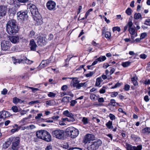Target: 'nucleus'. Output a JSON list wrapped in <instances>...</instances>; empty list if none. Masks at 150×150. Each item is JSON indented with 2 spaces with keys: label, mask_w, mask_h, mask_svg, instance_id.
<instances>
[{
  "label": "nucleus",
  "mask_w": 150,
  "mask_h": 150,
  "mask_svg": "<svg viewBox=\"0 0 150 150\" xmlns=\"http://www.w3.org/2000/svg\"><path fill=\"white\" fill-rule=\"evenodd\" d=\"M101 81H102V80L101 77L97 78L96 82V86H98L100 85Z\"/></svg>",
  "instance_id": "nucleus-27"
},
{
  "label": "nucleus",
  "mask_w": 150,
  "mask_h": 150,
  "mask_svg": "<svg viewBox=\"0 0 150 150\" xmlns=\"http://www.w3.org/2000/svg\"><path fill=\"white\" fill-rule=\"evenodd\" d=\"M142 149V146L141 145H139L137 146H134V150H141Z\"/></svg>",
  "instance_id": "nucleus-47"
},
{
  "label": "nucleus",
  "mask_w": 150,
  "mask_h": 150,
  "mask_svg": "<svg viewBox=\"0 0 150 150\" xmlns=\"http://www.w3.org/2000/svg\"><path fill=\"white\" fill-rule=\"evenodd\" d=\"M102 142L99 139H96L87 144L88 150H97L101 145Z\"/></svg>",
  "instance_id": "nucleus-2"
},
{
  "label": "nucleus",
  "mask_w": 150,
  "mask_h": 150,
  "mask_svg": "<svg viewBox=\"0 0 150 150\" xmlns=\"http://www.w3.org/2000/svg\"><path fill=\"white\" fill-rule=\"evenodd\" d=\"M110 105H112L113 106H115L116 105V104H118L117 103L115 102V100L114 99H112L110 100Z\"/></svg>",
  "instance_id": "nucleus-41"
},
{
  "label": "nucleus",
  "mask_w": 150,
  "mask_h": 150,
  "mask_svg": "<svg viewBox=\"0 0 150 150\" xmlns=\"http://www.w3.org/2000/svg\"><path fill=\"white\" fill-rule=\"evenodd\" d=\"M28 8L29 9L31 13L33 16L38 14V9L35 5L31 4H29L28 6Z\"/></svg>",
  "instance_id": "nucleus-10"
},
{
  "label": "nucleus",
  "mask_w": 150,
  "mask_h": 150,
  "mask_svg": "<svg viewBox=\"0 0 150 150\" xmlns=\"http://www.w3.org/2000/svg\"><path fill=\"white\" fill-rule=\"evenodd\" d=\"M35 35V32L31 30L30 31L29 33L28 34V37L30 38H33V37L34 36V35Z\"/></svg>",
  "instance_id": "nucleus-43"
},
{
  "label": "nucleus",
  "mask_w": 150,
  "mask_h": 150,
  "mask_svg": "<svg viewBox=\"0 0 150 150\" xmlns=\"http://www.w3.org/2000/svg\"><path fill=\"white\" fill-rule=\"evenodd\" d=\"M134 146L127 143L125 144V148L127 150H134Z\"/></svg>",
  "instance_id": "nucleus-24"
},
{
  "label": "nucleus",
  "mask_w": 150,
  "mask_h": 150,
  "mask_svg": "<svg viewBox=\"0 0 150 150\" xmlns=\"http://www.w3.org/2000/svg\"><path fill=\"white\" fill-rule=\"evenodd\" d=\"M12 137L9 138L8 139L7 141L5 142L3 144V148L6 149L9 147L11 144V142L12 141Z\"/></svg>",
  "instance_id": "nucleus-18"
},
{
  "label": "nucleus",
  "mask_w": 150,
  "mask_h": 150,
  "mask_svg": "<svg viewBox=\"0 0 150 150\" xmlns=\"http://www.w3.org/2000/svg\"><path fill=\"white\" fill-rule=\"evenodd\" d=\"M11 109L14 112H18V107L16 106H13L11 108Z\"/></svg>",
  "instance_id": "nucleus-40"
},
{
  "label": "nucleus",
  "mask_w": 150,
  "mask_h": 150,
  "mask_svg": "<svg viewBox=\"0 0 150 150\" xmlns=\"http://www.w3.org/2000/svg\"><path fill=\"white\" fill-rule=\"evenodd\" d=\"M11 145V148L13 150H18L20 148L19 144L20 142V139L18 137H16L13 138Z\"/></svg>",
  "instance_id": "nucleus-5"
},
{
  "label": "nucleus",
  "mask_w": 150,
  "mask_h": 150,
  "mask_svg": "<svg viewBox=\"0 0 150 150\" xmlns=\"http://www.w3.org/2000/svg\"><path fill=\"white\" fill-rule=\"evenodd\" d=\"M69 97L68 96H65L64 97L62 100V101L64 102H69Z\"/></svg>",
  "instance_id": "nucleus-38"
},
{
  "label": "nucleus",
  "mask_w": 150,
  "mask_h": 150,
  "mask_svg": "<svg viewBox=\"0 0 150 150\" xmlns=\"http://www.w3.org/2000/svg\"><path fill=\"white\" fill-rule=\"evenodd\" d=\"M67 132L71 137L72 138H75L79 135V130L73 127H69L67 129Z\"/></svg>",
  "instance_id": "nucleus-4"
},
{
  "label": "nucleus",
  "mask_w": 150,
  "mask_h": 150,
  "mask_svg": "<svg viewBox=\"0 0 150 150\" xmlns=\"http://www.w3.org/2000/svg\"><path fill=\"white\" fill-rule=\"evenodd\" d=\"M33 18L34 20L38 23V25H40L43 23L41 15L40 14L38 15V14H37L34 16Z\"/></svg>",
  "instance_id": "nucleus-15"
},
{
  "label": "nucleus",
  "mask_w": 150,
  "mask_h": 150,
  "mask_svg": "<svg viewBox=\"0 0 150 150\" xmlns=\"http://www.w3.org/2000/svg\"><path fill=\"white\" fill-rule=\"evenodd\" d=\"M9 38L11 41L13 43H16L18 42L19 41V38L18 36H11Z\"/></svg>",
  "instance_id": "nucleus-20"
},
{
  "label": "nucleus",
  "mask_w": 150,
  "mask_h": 150,
  "mask_svg": "<svg viewBox=\"0 0 150 150\" xmlns=\"http://www.w3.org/2000/svg\"><path fill=\"white\" fill-rule=\"evenodd\" d=\"M7 11V6L4 5L0 6V16H5L6 14Z\"/></svg>",
  "instance_id": "nucleus-12"
},
{
  "label": "nucleus",
  "mask_w": 150,
  "mask_h": 150,
  "mask_svg": "<svg viewBox=\"0 0 150 150\" xmlns=\"http://www.w3.org/2000/svg\"><path fill=\"white\" fill-rule=\"evenodd\" d=\"M139 57L141 59H145L146 58L147 55L145 54H142L140 55Z\"/></svg>",
  "instance_id": "nucleus-56"
},
{
  "label": "nucleus",
  "mask_w": 150,
  "mask_h": 150,
  "mask_svg": "<svg viewBox=\"0 0 150 150\" xmlns=\"http://www.w3.org/2000/svg\"><path fill=\"white\" fill-rule=\"evenodd\" d=\"M142 132L144 134H150V127H147L142 129Z\"/></svg>",
  "instance_id": "nucleus-21"
},
{
  "label": "nucleus",
  "mask_w": 150,
  "mask_h": 150,
  "mask_svg": "<svg viewBox=\"0 0 150 150\" xmlns=\"http://www.w3.org/2000/svg\"><path fill=\"white\" fill-rule=\"evenodd\" d=\"M98 99L99 103H103L104 102V98L102 97Z\"/></svg>",
  "instance_id": "nucleus-62"
},
{
  "label": "nucleus",
  "mask_w": 150,
  "mask_h": 150,
  "mask_svg": "<svg viewBox=\"0 0 150 150\" xmlns=\"http://www.w3.org/2000/svg\"><path fill=\"white\" fill-rule=\"evenodd\" d=\"M13 63L15 64L17 63H20V62L23 61L22 59H17L15 58H13Z\"/></svg>",
  "instance_id": "nucleus-42"
},
{
  "label": "nucleus",
  "mask_w": 150,
  "mask_h": 150,
  "mask_svg": "<svg viewBox=\"0 0 150 150\" xmlns=\"http://www.w3.org/2000/svg\"><path fill=\"white\" fill-rule=\"evenodd\" d=\"M141 17V13H136L134 15V18L135 19H138Z\"/></svg>",
  "instance_id": "nucleus-37"
},
{
  "label": "nucleus",
  "mask_w": 150,
  "mask_h": 150,
  "mask_svg": "<svg viewBox=\"0 0 150 150\" xmlns=\"http://www.w3.org/2000/svg\"><path fill=\"white\" fill-rule=\"evenodd\" d=\"M109 117L111 120H113L115 119V116L113 114L110 113L109 115Z\"/></svg>",
  "instance_id": "nucleus-53"
},
{
  "label": "nucleus",
  "mask_w": 150,
  "mask_h": 150,
  "mask_svg": "<svg viewBox=\"0 0 150 150\" xmlns=\"http://www.w3.org/2000/svg\"><path fill=\"white\" fill-rule=\"evenodd\" d=\"M112 30L113 32H114L115 31H117L118 32H120L121 30L120 28L118 26L113 27Z\"/></svg>",
  "instance_id": "nucleus-48"
},
{
  "label": "nucleus",
  "mask_w": 150,
  "mask_h": 150,
  "mask_svg": "<svg viewBox=\"0 0 150 150\" xmlns=\"http://www.w3.org/2000/svg\"><path fill=\"white\" fill-rule=\"evenodd\" d=\"M18 29L16 21L14 19L9 21L6 24V30L10 35H15L18 32Z\"/></svg>",
  "instance_id": "nucleus-1"
},
{
  "label": "nucleus",
  "mask_w": 150,
  "mask_h": 150,
  "mask_svg": "<svg viewBox=\"0 0 150 150\" xmlns=\"http://www.w3.org/2000/svg\"><path fill=\"white\" fill-rule=\"evenodd\" d=\"M56 95V94L55 93H54L52 92H50L48 94H47V96L49 97H50L51 98H54V97Z\"/></svg>",
  "instance_id": "nucleus-45"
},
{
  "label": "nucleus",
  "mask_w": 150,
  "mask_h": 150,
  "mask_svg": "<svg viewBox=\"0 0 150 150\" xmlns=\"http://www.w3.org/2000/svg\"><path fill=\"white\" fill-rule=\"evenodd\" d=\"M99 92L100 93H105V88L103 87L100 90Z\"/></svg>",
  "instance_id": "nucleus-60"
},
{
  "label": "nucleus",
  "mask_w": 150,
  "mask_h": 150,
  "mask_svg": "<svg viewBox=\"0 0 150 150\" xmlns=\"http://www.w3.org/2000/svg\"><path fill=\"white\" fill-rule=\"evenodd\" d=\"M43 115L42 113H39L37 114V116L35 117V119L37 121H38L41 118V117Z\"/></svg>",
  "instance_id": "nucleus-34"
},
{
  "label": "nucleus",
  "mask_w": 150,
  "mask_h": 150,
  "mask_svg": "<svg viewBox=\"0 0 150 150\" xmlns=\"http://www.w3.org/2000/svg\"><path fill=\"white\" fill-rule=\"evenodd\" d=\"M70 105L71 106H74L77 103V101L76 100H71L70 101Z\"/></svg>",
  "instance_id": "nucleus-46"
},
{
  "label": "nucleus",
  "mask_w": 150,
  "mask_h": 150,
  "mask_svg": "<svg viewBox=\"0 0 150 150\" xmlns=\"http://www.w3.org/2000/svg\"><path fill=\"white\" fill-rule=\"evenodd\" d=\"M8 92V90L6 88H4L3 89V90L1 92V94L3 95L6 94Z\"/></svg>",
  "instance_id": "nucleus-59"
},
{
  "label": "nucleus",
  "mask_w": 150,
  "mask_h": 150,
  "mask_svg": "<svg viewBox=\"0 0 150 150\" xmlns=\"http://www.w3.org/2000/svg\"><path fill=\"white\" fill-rule=\"evenodd\" d=\"M45 134L42 139L47 142H50L52 140V137L49 132L46 131Z\"/></svg>",
  "instance_id": "nucleus-17"
},
{
  "label": "nucleus",
  "mask_w": 150,
  "mask_h": 150,
  "mask_svg": "<svg viewBox=\"0 0 150 150\" xmlns=\"http://www.w3.org/2000/svg\"><path fill=\"white\" fill-rule=\"evenodd\" d=\"M85 83H79L76 86V88L77 89H79L81 87L84 86Z\"/></svg>",
  "instance_id": "nucleus-44"
},
{
  "label": "nucleus",
  "mask_w": 150,
  "mask_h": 150,
  "mask_svg": "<svg viewBox=\"0 0 150 150\" xmlns=\"http://www.w3.org/2000/svg\"><path fill=\"white\" fill-rule=\"evenodd\" d=\"M106 59V58L105 56H101L100 57L97 59L98 62H101L104 61Z\"/></svg>",
  "instance_id": "nucleus-28"
},
{
  "label": "nucleus",
  "mask_w": 150,
  "mask_h": 150,
  "mask_svg": "<svg viewBox=\"0 0 150 150\" xmlns=\"http://www.w3.org/2000/svg\"><path fill=\"white\" fill-rule=\"evenodd\" d=\"M118 94V93L117 92H113L111 93V96L112 97H115Z\"/></svg>",
  "instance_id": "nucleus-54"
},
{
  "label": "nucleus",
  "mask_w": 150,
  "mask_h": 150,
  "mask_svg": "<svg viewBox=\"0 0 150 150\" xmlns=\"http://www.w3.org/2000/svg\"><path fill=\"white\" fill-rule=\"evenodd\" d=\"M46 6L47 8L49 10H54L56 6V3L54 1L50 0L47 2Z\"/></svg>",
  "instance_id": "nucleus-11"
},
{
  "label": "nucleus",
  "mask_w": 150,
  "mask_h": 150,
  "mask_svg": "<svg viewBox=\"0 0 150 150\" xmlns=\"http://www.w3.org/2000/svg\"><path fill=\"white\" fill-rule=\"evenodd\" d=\"M150 19H148V20H146L144 24L146 25H150Z\"/></svg>",
  "instance_id": "nucleus-63"
},
{
  "label": "nucleus",
  "mask_w": 150,
  "mask_h": 150,
  "mask_svg": "<svg viewBox=\"0 0 150 150\" xmlns=\"http://www.w3.org/2000/svg\"><path fill=\"white\" fill-rule=\"evenodd\" d=\"M52 149V147L50 145H47L46 148H45V150H50Z\"/></svg>",
  "instance_id": "nucleus-64"
},
{
  "label": "nucleus",
  "mask_w": 150,
  "mask_h": 150,
  "mask_svg": "<svg viewBox=\"0 0 150 150\" xmlns=\"http://www.w3.org/2000/svg\"><path fill=\"white\" fill-rule=\"evenodd\" d=\"M147 33H142L141 34L140 37V39H144L147 36Z\"/></svg>",
  "instance_id": "nucleus-50"
},
{
  "label": "nucleus",
  "mask_w": 150,
  "mask_h": 150,
  "mask_svg": "<svg viewBox=\"0 0 150 150\" xmlns=\"http://www.w3.org/2000/svg\"><path fill=\"white\" fill-rule=\"evenodd\" d=\"M53 38V35L52 34H50L48 38V40L49 41H50L52 40Z\"/></svg>",
  "instance_id": "nucleus-61"
},
{
  "label": "nucleus",
  "mask_w": 150,
  "mask_h": 150,
  "mask_svg": "<svg viewBox=\"0 0 150 150\" xmlns=\"http://www.w3.org/2000/svg\"><path fill=\"white\" fill-rule=\"evenodd\" d=\"M95 137L92 134H86L84 137L83 140V143L85 144L91 143V141H93L95 140Z\"/></svg>",
  "instance_id": "nucleus-7"
},
{
  "label": "nucleus",
  "mask_w": 150,
  "mask_h": 150,
  "mask_svg": "<svg viewBox=\"0 0 150 150\" xmlns=\"http://www.w3.org/2000/svg\"><path fill=\"white\" fill-rule=\"evenodd\" d=\"M106 125L109 129H112L113 128V126L112 125V122L110 121H109L106 123Z\"/></svg>",
  "instance_id": "nucleus-26"
},
{
  "label": "nucleus",
  "mask_w": 150,
  "mask_h": 150,
  "mask_svg": "<svg viewBox=\"0 0 150 150\" xmlns=\"http://www.w3.org/2000/svg\"><path fill=\"white\" fill-rule=\"evenodd\" d=\"M25 62L28 64H32L33 62V61L28 59L26 58V59H25Z\"/></svg>",
  "instance_id": "nucleus-51"
},
{
  "label": "nucleus",
  "mask_w": 150,
  "mask_h": 150,
  "mask_svg": "<svg viewBox=\"0 0 150 150\" xmlns=\"http://www.w3.org/2000/svg\"><path fill=\"white\" fill-rule=\"evenodd\" d=\"M46 131L44 130H40L36 132V136L38 138L43 139V138L45 134Z\"/></svg>",
  "instance_id": "nucleus-16"
},
{
  "label": "nucleus",
  "mask_w": 150,
  "mask_h": 150,
  "mask_svg": "<svg viewBox=\"0 0 150 150\" xmlns=\"http://www.w3.org/2000/svg\"><path fill=\"white\" fill-rule=\"evenodd\" d=\"M38 45L43 46L45 45L47 42V40L45 37L38 36L36 39Z\"/></svg>",
  "instance_id": "nucleus-8"
},
{
  "label": "nucleus",
  "mask_w": 150,
  "mask_h": 150,
  "mask_svg": "<svg viewBox=\"0 0 150 150\" xmlns=\"http://www.w3.org/2000/svg\"><path fill=\"white\" fill-rule=\"evenodd\" d=\"M53 62L52 61L51 57H50L49 59L47 60H44L41 63L40 65L38 67H41L42 68L47 67L49 64Z\"/></svg>",
  "instance_id": "nucleus-13"
},
{
  "label": "nucleus",
  "mask_w": 150,
  "mask_h": 150,
  "mask_svg": "<svg viewBox=\"0 0 150 150\" xmlns=\"http://www.w3.org/2000/svg\"><path fill=\"white\" fill-rule=\"evenodd\" d=\"M82 121L85 125H86L88 123V119L86 117H83L82 118Z\"/></svg>",
  "instance_id": "nucleus-39"
},
{
  "label": "nucleus",
  "mask_w": 150,
  "mask_h": 150,
  "mask_svg": "<svg viewBox=\"0 0 150 150\" xmlns=\"http://www.w3.org/2000/svg\"><path fill=\"white\" fill-rule=\"evenodd\" d=\"M105 37L108 39H110L111 36V34L110 33L109 31H107L105 33Z\"/></svg>",
  "instance_id": "nucleus-33"
},
{
  "label": "nucleus",
  "mask_w": 150,
  "mask_h": 150,
  "mask_svg": "<svg viewBox=\"0 0 150 150\" xmlns=\"http://www.w3.org/2000/svg\"><path fill=\"white\" fill-rule=\"evenodd\" d=\"M130 88V86L129 85L126 84L125 85L124 89L126 91L129 90Z\"/></svg>",
  "instance_id": "nucleus-55"
},
{
  "label": "nucleus",
  "mask_w": 150,
  "mask_h": 150,
  "mask_svg": "<svg viewBox=\"0 0 150 150\" xmlns=\"http://www.w3.org/2000/svg\"><path fill=\"white\" fill-rule=\"evenodd\" d=\"M131 64L129 62H126L122 63V65L124 67H126L129 66Z\"/></svg>",
  "instance_id": "nucleus-32"
},
{
  "label": "nucleus",
  "mask_w": 150,
  "mask_h": 150,
  "mask_svg": "<svg viewBox=\"0 0 150 150\" xmlns=\"http://www.w3.org/2000/svg\"><path fill=\"white\" fill-rule=\"evenodd\" d=\"M63 114L65 116L70 117L71 118H73V115L72 113L69 112V111L67 110L63 112Z\"/></svg>",
  "instance_id": "nucleus-22"
},
{
  "label": "nucleus",
  "mask_w": 150,
  "mask_h": 150,
  "mask_svg": "<svg viewBox=\"0 0 150 150\" xmlns=\"http://www.w3.org/2000/svg\"><path fill=\"white\" fill-rule=\"evenodd\" d=\"M28 11L26 10L20 11L17 12V16L21 20H26L28 17Z\"/></svg>",
  "instance_id": "nucleus-6"
},
{
  "label": "nucleus",
  "mask_w": 150,
  "mask_h": 150,
  "mask_svg": "<svg viewBox=\"0 0 150 150\" xmlns=\"http://www.w3.org/2000/svg\"><path fill=\"white\" fill-rule=\"evenodd\" d=\"M94 73L93 71H90L89 73L86 74V76L87 77H91L92 76Z\"/></svg>",
  "instance_id": "nucleus-52"
},
{
  "label": "nucleus",
  "mask_w": 150,
  "mask_h": 150,
  "mask_svg": "<svg viewBox=\"0 0 150 150\" xmlns=\"http://www.w3.org/2000/svg\"><path fill=\"white\" fill-rule=\"evenodd\" d=\"M90 98L92 100L95 101L98 99V97L95 94H91L90 95Z\"/></svg>",
  "instance_id": "nucleus-30"
},
{
  "label": "nucleus",
  "mask_w": 150,
  "mask_h": 150,
  "mask_svg": "<svg viewBox=\"0 0 150 150\" xmlns=\"http://www.w3.org/2000/svg\"><path fill=\"white\" fill-rule=\"evenodd\" d=\"M132 10L130 8H128L126 10V13L128 15H130L131 14Z\"/></svg>",
  "instance_id": "nucleus-49"
},
{
  "label": "nucleus",
  "mask_w": 150,
  "mask_h": 150,
  "mask_svg": "<svg viewBox=\"0 0 150 150\" xmlns=\"http://www.w3.org/2000/svg\"><path fill=\"white\" fill-rule=\"evenodd\" d=\"M79 82L76 78L73 79L71 81V83H72V85L74 87H76Z\"/></svg>",
  "instance_id": "nucleus-23"
},
{
  "label": "nucleus",
  "mask_w": 150,
  "mask_h": 150,
  "mask_svg": "<svg viewBox=\"0 0 150 150\" xmlns=\"http://www.w3.org/2000/svg\"><path fill=\"white\" fill-rule=\"evenodd\" d=\"M132 81L133 82L134 85V86H137L138 84V83L137 81V78L136 77H134L131 78Z\"/></svg>",
  "instance_id": "nucleus-25"
},
{
  "label": "nucleus",
  "mask_w": 150,
  "mask_h": 150,
  "mask_svg": "<svg viewBox=\"0 0 150 150\" xmlns=\"http://www.w3.org/2000/svg\"><path fill=\"white\" fill-rule=\"evenodd\" d=\"M64 132L63 130L57 129L53 131L52 132V136L57 139H62L64 137Z\"/></svg>",
  "instance_id": "nucleus-3"
},
{
  "label": "nucleus",
  "mask_w": 150,
  "mask_h": 150,
  "mask_svg": "<svg viewBox=\"0 0 150 150\" xmlns=\"http://www.w3.org/2000/svg\"><path fill=\"white\" fill-rule=\"evenodd\" d=\"M122 84V83H119L117 82V83L115 85L112 86V87L111 88L114 89L115 88L118 87H120Z\"/></svg>",
  "instance_id": "nucleus-36"
},
{
  "label": "nucleus",
  "mask_w": 150,
  "mask_h": 150,
  "mask_svg": "<svg viewBox=\"0 0 150 150\" xmlns=\"http://www.w3.org/2000/svg\"><path fill=\"white\" fill-rule=\"evenodd\" d=\"M13 102L15 104H17L18 103L22 102V101L20 99L16 97L13 98Z\"/></svg>",
  "instance_id": "nucleus-29"
},
{
  "label": "nucleus",
  "mask_w": 150,
  "mask_h": 150,
  "mask_svg": "<svg viewBox=\"0 0 150 150\" xmlns=\"http://www.w3.org/2000/svg\"><path fill=\"white\" fill-rule=\"evenodd\" d=\"M36 128V127L35 125H30L29 126H28L25 127V129H35Z\"/></svg>",
  "instance_id": "nucleus-31"
},
{
  "label": "nucleus",
  "mask_w": 150,
  "mask_h": 150,
  "mask_svg": "<svg viewBox=\"0 0 150 150\" xmlns=\"http://www.w3.org/2000/svg\"><path fill=\"white\" fill-rule=\"evenodd\" d=\"M30 48L32 50L35 51L36 50V48L37 46L33 39L30 40Z\"/></svg>",
  "instance_id": "nucleus-19"
},
{
  "label": "nucleus",
  "mask_w": 150,
  "mask_h": 150,
  "mask_svg": "<svg viewBox=\"0 0 150 150\" xmlns=\"http://www.w3.org/2000/svg\"><path fill=\"white\" fill-rule=\"evenodd\" d=\"M1 45L2 50L4 51L9 50L11 45L10 42L6 40L2 41Z\"/></svg>",
  "instance_id": "nucleus-9"
},
{
  "label": "nucleus",
  "mask_w": 150,
  "mask_h": 150,
  "mask_svg": "<svg viewBox=\"0 0 150 150\" xmlns=\"http://www.w3.org/2000/svg\"><path fill=\"white\" fill-rule=\"evenodd\" d=\"M133 23L132 21H129L128 22V24L127 25V26H128L129 28H132V25Z\"/></svg>",
  "instance_id": "nucleus-57"
},
{
  "label": "nucleus",
  "mask_w": 150,
  "mask_h": 150,
  "mask_svg": "<svg viewBox=\"0 0 150 150\" xmlns=\"http://www.w3.org/2000/svg\"><path fill=\"white\" fill-rule=\"evenodd\" d=\"M11 115L8 111L3 110L0 112V118L1 119L5 118Z\"/></svg>",
  "instance_id": "nucleus-14"
},
{
  "label": "nucleus",
  "mask_w": 150,
  "mask_h": 150,
  "mask_svg": "<svg viewBox=\"0 0 150 150\" xmlns=\"http://www.w3.org/2000/svg\"><path fill=\"white\" fill-rule=\"evenodd\" d=\"M75 149H78L80 150H82V149L77 147H70L67 150H73Z\"/></svg>",
  "instance_id": "nucleus-58"
},
{
  "label": "nucleus",
  "mask_w": 150,
  "mask_h": 150,
  "mask_svg": "<svg viewBox=\"0 0 150 150\" xmlns=\"http://www.w3.org/2000/svg\"><path fill=\"white\" fill-rule=\"evenodd\" d=\"M128 30L129 33L132 35H133L135 34V30L133 28H129Z\"/></svg>",
  "instance_id": "nucleus-35"
}]
</instances>
